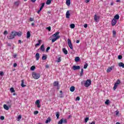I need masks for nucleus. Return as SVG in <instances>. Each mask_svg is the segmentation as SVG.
<instances>
[{
    "mask_svg": "<svg viewBox=\"0 0 124 124\" xmlns=\"http://www.w3.org/2000/svg\"><path fill=\"white\" fill-rule=\"evenodd\" d=\"M59 34H60V32L57 31V32H55L54 34L52 35L53 37H55L52 39L51 41H52V43H54V42H55V41H56L57 40H58V39L60 38L61 36L59 35Z\"/></svg>",
    "mask_w": 124,
    "mask_h": 124,
    "instance_id": "nucleus-1",
    "label": "nucleus"
},
{
    "mask_svg": "<svg viewBox=\"0 0 124 124\" xmlns=\"http://www.w3.org/2000/svg\"><path fill=\"white\" fill-rule=\"evenodd\" d=\"M81 84H84L85 87H90V86H91L92 84V80H91V79H87L86 81H83L81 82Z\"/></svg>",
    "mask_w": 124,
    "mask_h": 124,
    "instance_id": "nucleus-2",
    "label": "nucleus"
},
{
    "mask_svg": "<svg viewBox=\"0 0 124 124\" xmlns=\"http://www.w3.org/2000/svg\"><path fill=\"white\" fill-rule=\"evenodd\" d=\"M15 36L14 31H12L9 35L7 36V37L9 40H11V39H14V38H15Z\"/></svg>",
    "mask_w": 124,
    "mask_h": 124,
    "instance_id": "nucleus-3",
    "label": "nucleus"
},
{
    "mask_svg": "<svg viewBox=\"0 0 124 124\" xmlns=\"http://www.w3.org/2000/svg\"><path fill=\"white\" fill-rule=\"evenodd\" d=\"M32 76L34 79H39L40 78V75L39 73L33 72L32 73Z\"/></svg>",
    "mask_w": 124,
    "mask_h": 124,
    "instance_id": "nucleus-4",
    "label": "nucleus"
},
{
    "mask_svg": "<svg viewBox=\"0 0 124 124\" xmlns=\"http://www.w3.org/2000/svg\"><path fill=\"white\" fill-rule=\"evenodd\" d=\"M14 32L15 33V36H17V35L18 37L22 36V35L23 34V32L21 31H14Z\"/></svg>",
    "mask_w": 124,
    "mask_h": 124,
    "instance_id": "nucleus-5",
    "label": "nucleus"
},
{
    "mask_svg": "<svg viewBox=\"0 0 124 124\" xmlns=\"http://www.w3.org/2000/svg\"><path fill=\"white\" fill-rule=\"evenodd\" d=\"M68 45L70 49H73V46H72L71 40L69 39H68Z\"/></svg>",
    "mask_w": 124,
    "mask_h": 124,
    "instance_id": "nucleus-6",
    "label": "nucleus"
},
{
    "mask_svg": "<svg viewBox=\"0 0 124 124\" xmlns=\"http://www.w3.org/2000/svg\"><path fill=\"white\" fill-rule=\"evenodd\" d=\"M73 70H79V69H80V68H81V67H80V66L78 65V66H76V65H74L72 67Z\"/></svg>",
    "mask_w": 124,
    "mask_h": 124,
    "instance_id": "nucleus-7",
    "label": "nucleus"
},
{
    "mask_svg": "<svg viewBox=\"0 0 124 124\" xmlns=\"http://www.w3.org/2000/svg\"><path fill=\"white\" fill-rule=\"evenodd\" d=\"M35 104L37 105L38 108H40V107H41V106H40V101H39V100H37L36 101Z\"/></svg>",
    "mask_w": 124,
    "mask_h": 124,
    "instance_id": "nucleus-8",
    "label": "nucleus"
},
{
    "mask_svg": "<svg viewBox=\"0 0 124 124\" xmlns=\"http://www.w3.org/2000/svg\"><path fill=\"white\" fill-rule=\"evenodd\" d=\"M116 24H117V20L113 18L111 21V25L112 26H115Z\"/></svg>",
    "mask_w": 124,
    "mask_h": 124,
    "instance_id": "nucleus-9",
    "label": "nucleus"
},
{
    "mask_svg": "<svg viewBox=\"0 0 124 124\" xmlns=\"http://www.w3.org/2000/svg\"><path fill=\"white\" fill-rule=\"evenodd\" d=\"M62 52L65 55H67V54H68V51H67V50H66V48H62Z\"/></svg>",
    "mask_w": 124,
    "mask_h": 124,
    "instance_id": "nucleus-10",
    "label": "nucleus"
},
{
    "mask_svg": "<svg viewBox=\"0 0 124 124\" xmlns=\"http://www.w3.org/2000/svg\"><path fill=\"white\" fill-rule=\"evenodd\" d=\"M35 58L36 61H38L39 60V58H40V55H39V53H37L35 55Z\"/></svg>",
    "mask_w": 124,
    "mask_h": 124,
    "instance_id": "nucleus-11",
    "label": "nucleus"
},
{
    "mask_svg": "<svg viewBox=\"0 0 124 124\" xmlns=\"http://www.w3.org/2000/svg\"><path fill=\"white\" fill-rule=\"evenodd\" d=\"M41 51H42V52H44V51H45V48L44 47V44H43L40 48Z\"/></svg>",
    "mask_w": 124,
    "mask_h": 124,
    "instance_id": "nucleus-12",
    "label": "nucleus"
},
{
    "mask_svg": "<svg viewBox=\"0 0 124 124\" xmlns=\"http://www.w3.org/2000/svg\"><path fill=\"white\" fill-rule=\"evenodd\" d=\"M113 69V66L110 67L108 68L107 70V72L109 73V72H111V71Z\"/></svg>",
    "mask_w": 124,
    "mask_h": 124,
    "instance_id": "nucleus-13",
    "label": "nucleus"
},
{
    "mask_svg": "<svg viewBox=\"0 0 124 124\" xmlns=\"http://www.w3.org/2000/svg\"><path fill=\"white\" fill-rule=\"evenodd\" d=\"M70 16V14L69 13V11H67L66 13V18L68 19L69 18V16Z\"/></svg>",
    "mask_w": 124,
    "mask_h": 124,
    "instance_id": "nucleus-14",
    "label": "nucleus"
},
{
    "mask_svg": "<svg viewBox=\"0 0 124 124\" xmlns=\"http://www.w3.org/2000/svg\"><path fill=\"white\" fill-rule=\"evenodd\" d=\"M53 86L54 87H59V82L58 81H54L53 83Z\"/></svg>",
    "mask_w": 124,
    "mask_h": 124,
    "instance_id": "nucleus-15",
    "label": "nucleus"
},
{
    "mask_svg": "<svg viewBox=\"0 0 124 124\" xmlns=\"http://www.w3.org/2000/svg\"><path fill=\"white\" fill-rule=\"evenodd\" d=\"M120 84H121V80H120V79H117V81L116 82V83H115L114 85H116V86H119V85H120Z\"/></svg>",
    "mask_w": 124,
    "mask_h": 124,
    "instance_id": "nucleus-16",
    "label": "nucleus"
},
{
    "mask_svg": "<svg viewBox=\"0 0 124 124\" xmlns=\"http://www.w3.org/2000/svg\"><path fill=\"white\" fill-rule=\"evenodd\" d=\"M118 65H119V66H120V67H122L123 68H124V63L121 62L119 63Z\"/></svg>",
    "mask_w": 124,
    "mask_h": 124,
    "instance_id": "nucleus-17",
    "label": "nucleus"
},
{
    "mask_svg": "<svg viewBox=\"0 0 124 124\" xmlns=\"http://www.w3.org/2000/svg\"><path fill=\"white\" fill-rule=\"evenodd\" d=\"M75 61L76 62H80V57H76L75 59Z\"/></svg>",
    "mask_w": 124,
    "mask_h": 124,
    "instance_id": "nucleus-18",
    "label": "nucleus"
},
{
    "mask_svg": "<svg viewBox=\"0 0 124 124\" xmlns=\"http://www.w3.org/2000/svg\"><path fill=\"white\" fill-rule=\"evenodd\" d=\"M113 19L115 20H119V19H120V16H119V15H116Z\"/></svg>",
    "mask_w": 124,
    "mask_h": 124,
    "instance_id": "nucleus-19",
    "label": "nucleus"
},
{
    "mask_svg": "<svg viewBox=\"0 0 124 124\" xmlns=\"http://www.w3.org/2000/svg\"><path fill=\"white\" fill-rule=\"evenodd\" d=\"M70 91L72 93H73V92H74V91H75V87H74V86L71 87V88L70 89Z\"/></svg>",
    "mask_w": 124,
    "mask_h": 124,
    "instance_id": "nucleus-20",
    "label": "nucleus"
},
{
    "mask_svg": "<svg viewBox=\"0 0 124 124\" xmlns=\"http://www.w3.org/2000/svg\"><path fill=\"white\" fill-rule=\"evenodd\" d=\"M51 122V118L48 117L46 121V124H49Z\"/></svg>",
    "mask_w": 124,
    "mask_h": 124,
    "instance_id": "nucleus-21",
    "label": "nucleus"
},
{
    "mask_svg": "<svg viewBox=\"0 0 124 124\" xmlns=\"http://www.w3.org/2000/svg\"><path fill=\"white\" fill-rule=\"evenodd\" d=\"M44 5H45V3L43 2L41 4V7H40V9L42 10L43 9V7H44Z\"/></svg>",
    "mask_w": 124,
    "mask_h": 124,
    "instance_id": "nucleus-22",
    "label": "nucleus"
},
{
    "mask_svg": "<svg viewBox=\"0 0 124 124\" xmlns=\"http://www.w3.org/2000/svg\"><path fill=\"white\" fill-rule=\"evenodd\" d=\"M42 60H43V61H45V60H47V56H46V55L43 54L42 57Z\"/></svg>",
    "mask_w": 124,
    "mask_h": 124,
    "instance_id": "nucleus-23",
    "label": "nucleus"
},
{
    "mask_svg": "<svg viewBox=\"0 0 124 124\" xmlns=\"http://www.w3.org/2000/svg\"><path fill=\"white\" fill-rule=\"evenodd\" d=\"M83 74H84V69L82 68L80 73L79 74L80 77H82V76H83Z\"/></svg>",
    "mask_w": 124,
    "mask_h": 124,
    "instance_id": "nucleus-24",
    "label": "nucleus"
},
{
    "mask_svg": "<svg viewBox=\"0 0 124 124\" xmlns=\"http://www.w3.org/2000/svg\"><path fill=\"white\" fill-rule=\"evenodd\" d=\"M31 37V32L28 31L27 33V38H30Z\"/></svg>",
    "mask_w": 124,
    "mask_h": 124,
    "instance_id": "nucleus-25",
    "label": "nucleus"
},
{
    "mask_svg": "<svg viewBox=\"0 0 124 124\" xmlns=\"http://www.w3.org/2000/svg\"><path fill=\"white\" fill-rule=\"evenodd\" d=\"M98 19H99V16H98L96 15H95L94 16V20L97 21Z\"/></svg>",
    "mask_w": 124,
    "mask_h": 124,
    "instance_id": "nucleus-26",
    "label": "nucleus"
},
{
    "mask_svg": "<svg viewBox=\"0 0 124 124\" xmlns=\"http://www.w3.org/2000/svg\"><path fill=\"white\" fill-rule=\"evenodd\" d=\"M3 108L5 110H9V108L6 104L3 105Z\"/></svg>",
    "mask_w": 124,
    "mask_h": 124,
    "instance_id": "nucleus-27",
    "label": "nucleus"
},
{
    "mask_svg": "<svg viewBox=\"0 0 124 124\" xmlns=\"http://www.w3.org/2000/svg\"><path fill=\"white\" fill-rule=\"evenodd\" d=\"M21 87H22V88H25V87H26L27 85L24 84V80H21Z\"/></svg>",
    "mask_w": 124,
    "mask_h": 124,
    "instance_id": "nucleus-28",
    "label": "nucleus"
},
{
    "mask_svg": "<svg viewBox=\"0 0 124 124\" xmlns=\"http://www.w3.org/2000/svg\"><path fill=\"white\" fill-rule=\"evenodd\" d=\"M19 4H20V1L18 0L15 2V5H16V6H19Z\"/></svg>",
    "mask_w": 124,
    "mask_h": 124,
    "instance_id": "nucleus-29",
    "label": "nucleus"
},
{
    "mask_svg": "<svg viewBox=\"0 0 124 124\" xmlns=\"http://www.w3.org/2000/svg\"><path fill=\"white\" fill-rule=\"evenodd\" d=\"M51 2H52V1L51 0H47L46 3L47 5H49L51 4Z\"/></svg>",
    "mask_w": 124,
    "mask_h": 124,
    "instance_id": "nucleus-30",
    "label": "nucleus"
},
{
    "mask_svg": "<svg viewBox=\"0 0 124 124\" xmlns=\"http://www.w3.org/2000/svg\"><path fill=\"white\" fill-rule=\"evenodd\" d=\"M66 4H67L68 6H69L70 5V0H66Z\"/></svg>",
    "mask_w": 124,
    "mask_h": 124,
    "instance_id": "nucleus-31",
    "label": "nucleus"
},
{
    "mask_svg": "<svg viewBox=\"0 0 124 124\" xmlns=\"http://www.w3.org/2000/svg\"><path fill=\"white\" fill-rule=\"evenodd\" d=\"M41 43V40H38V43H37L35 45V47H37V46H39V45H40Z\"/></svg>",
    "mask_w": 124,
    "mask_h": 124,
    "instance_id": "nucleus-32",
    "label": "nucleus"
},
{
    "mask_svg": "<svg viewBox=\"0 0 124 124\" xmlns=\"http://www.w3.org/2000/svg\"><path fill=\"white\" fill-rule=\"evenodd\" d=\"M62 124H67V120L64 119L63 118H62Z\"/></svg>",
    "mask_w": 124,
    "mask_h": 124,
    "instance_id": "nucleus-33",
    "label": "nucleus"
},
{
    "mask_svg": "<svg viewBox=\"0 0 124 124\" xmlns=\"http://www.w3.org/2000/svg\"><path fill=\"white\" fill-rule=\"evenodd\" d=\"M70 28H71V29H74V28H75V24H70Z\"/></svg>",
    "mask_w": 124,
    "mask_h": 124,
    "instance_id": "nucleus-34",
    "label": "nucleus"
},
{
    "mask_svg": "<svg viewBox=\"0 0 124 124\" xmlns=\"http://www.w3.org/2000/svg\"><path fill=\"white\" fill-rule=\"evenodd\" d=\"M56 116L57 117V119H58L60 118V112H56Z\"/></svg>",
    "mask_w": 124,
    "mask_h": 124,
    "instance_id": "nucleus-35",
    "label": "nucleus"
},
{
    "mask_svg": "<svg viewBox=\"0 0 124 124\" xmlns=\"http://www.w3.org/2000/svg\"><path fill=\"white\" fill-rule=\"evenodd\" d=\"M105 104L106 105H109V103H110V100H107L105 102Z\"/></svg>",
    "mask_w": 124,
    "mask_h": 124,
    "instance_id": "nucleus-36",
    "label": "nucleus"
},
{
    "mask_svg": "<svg viewBox=\"0 0 124 124\" xmlns=\"http://www.w3.org/2000/svg\"><path fill=\"white\" fill-rule=\"evenodd\" d=\"M89 120H90V119L89 118V117H86L84 119V122L85 123H88V121H89Z\"/></svg>",
    "mask_w": 124,
    "mask_h": 124,
    "instance_id": "nucleus-37",
    "label": "nucleus"
},
{
    "mask_svg": "<svg viewBox=\"0 0 124 124\" xmlns=\"http://www.w3.org/2000/svg\"><path fill=\"white\" fill-rule=\"evenodd\" d=\"M22 119V115H19L18 117H17V122H19V121H20V120H21Z\"/></svg>",
    "mask_w": 124,
    "mask_h": 124,
    "instance_id": "nucleus-38",
    "label": "nucleus"
},
{
    "mask_svg": "<svg viewBox=\"0 0 124 124\" xmlns=\"http://www.w3.org/2000/svg\"><path fill=\"white\" fill-rule=\"evenodd\" d=\"M89 65L88 64V63H85V64L84 65L83 68H84V69H87V68L88 67V66Z\"/></svg>",
    "mask_w": 124,
    "mask_h": 124,
    "instance_id": "nucleus-39",
    "label": "nucleus"
},
{
    "mask_svg": "<svg viewBox=\"0 0 124 124\" xmlns=\"http://www.w3.org/2000/svg\"><path fill=\"white\" fill-rule=\"evenodd\" d=\"M31 70L32 71H33V70H34V69H35V66H32L31 68H30Z\"/></svg>",
    "mask_w": 124,
    "mask_h": 124,
    "instance_id": "nucleus-40",
    "label": "nucleus"
},
{
    "mask_svg": "<svg viewBox=\"0 0 124 124\" xmlns=\"http://www.w3.org/2000/svg\"><path fill=\"white\" fill-rule=\"evenodd\" d=\"M10 91L11 92V93H14V92H15V90H14V88L13 87L11 88Z\"/></svg>",
    "mask_w": 124,
    "mask_h": 124,
    "instance_id": "nucleus-41",
    "label": "nucleus"
},
{
    "mask_svg": "<svg viewBox=\"0 0 124 124\" xmlns=\"http://www.w3.org/2000/svg\"><path fill=\"white\" fill-rule=\"evenodd\" d=\"M117 88H118V85L114 84V86L113 87L114 91H116V90L117 89Z\"/></svg>",
    "mask_w": 124,
    "mask_h": 124,
    "instance_id": "nucleus-42",
    "label": "nucleus"
},
{
    "mask_svg": "<svg viewBox=\"0 0 124 124\" xmlns=\"http://www.w3.org/2000/svg\"><path fill=\"white\" fill-rule=\"evenodd\" d=\"M57 62H62L61 58L59 57L58 59H57Z\"/></svg>",
    "mask_w": 124,
    "mask_h": 124,
    "instance_id": "nucleus-43",
    "label": "nucleus"
},
{
    "mask_svg": "<svg viewBox=\"0 0 124 124\" xmlns=\"http://www.w3.org/2000/svg\"><path fill=\"white\" fill-rule=\"evenodd\" d=\"M62 119H61L58 123V124H62Z\"/></svg>",
    "mask_w": 124,
    "mask_h": 124,
    "instance_id": "nucleus-44",
    "label": "nucleus"
},
{
    "mask_svg": "<svg viewBox=\"0 0 124 124\" xmlns=\"http://www.w3.org/2000/svg\"><path fill=\"white\" fill-rule=\"evenodd\" d=\"M46 30H48V31H51V27L49 26L48 27L46 28Z\"/></svg>",
    "mask_w": 124,
    "mask_h": 124,
    "instance_id": "nucleus-45",
    "label": "nucleus"
},
{
    "mask_svg": "<svg viewBox=\"0 0 124 124\" xmlns=\"http://www.w3.org/2000/svg\"><path fill=\"white\" fill-rule=\"evenodd\" d=\"M118 58V60H122L123 59V56L122 55H119Z\"/></svg>",
    "mask_w": 124,
    "mask_h": 124,
    "instance_id": "nucleus-46",
    "label": "nucleus"
},
{
    "mask_svg": "<svg viewBox=\"0 0 124 124\" xmlns=\"http://www.w3.org/2000/svg\"><path fill=\"white\" fill-rule=\"evenodd\" d=\"M0 120H1L2 121H3V120H4V116H0Z\"/></svg>",
    "mask_w": 124,
    "mask_h": 124,
    "instance_id": "nucleus-47",
    "label": "nucleus"
},
{
    "mask_svg": "<svg viewBox=\"0 0 124 124\" xmlns=\"http://www.w3.org/2000/svg\"><path fill=\"white\" fill-rule=\"evenodd\" d=\"M37 114H38V111L36 110L34 111V115H37Z\"/></svg>",
    "mask_w": 124,
    "mask_h": 124,
    "instance_id": "nucleus-48",
    "label": "nucleus"
},
{
    "mask_svg": "<svg viewBox=\"0 0 124 124\" xmlns=\"http://www.w3.org/2000/svg\"><path fill=\"white\" fill-rule=\"evenodd\" d=\"M76 100L77 101H79V100H80V97H79V96L77 97V98H76Z\"/></svg>",
    "mask_w": 124,
    "mask_h": 124,
    "instance_id": "nucleus-49",
    "label": "nucleus"
},
{
    "mask_svg": "<svg viewBox=\"0 0 124 124\" xmlns=\"http://www.w3.org/2000/svg\"><path fill=\"white\" fill-rule=\"evenodd\" d=\"M0 76H3V75H4V73H3V72H0Z\"/></svg>",
    "mask_w": 124,
    "mask_h": 124,
    "instance_id": "nucleus-50",
    "label": "nucleus"
},
{
    "mask_svg": "<svg viewBox=\"0 0 124 124\" xmlns=\"http://www.w3.org/2000/svg\"><path fill=\"white\" fill-rule=\"evenodd\" d=\"M50 46H48L47 48H46V52H48V51H49V49H50Z\"/></svg>",
    "mask_w": 124,
    "mask_h": 124,
    "instance_id": "nucleus-51",
    "label": "nucleus"
},
{
    "mask_svg": "<svg viewBox=\"0 0 124 124\" xmlns=\"http://www.w3.org/2000/svg\"><path fill=\"white\" fill-rule=\"evenodd\" d=\"M90 0H85V2H86V3H89V2H90Z\"/></svg>",
    "mask_w": 124,
    "mask_h": 124,
    "instance_id": "nucleus-52",
    "label": "nucleus"
},
{
    "mask_svg": "<svg viewBox=\"0 0 124 124\" xmlns=\"http://www.w3.org/2000/svg\"><path fill=\"white\" fill-rule=\"evenodd\" d=\"M112 33L113 35H116V31H112Z\"/></svg>",
    "mask_w": 124,
    "mask_h": 124,
    "instance_id": "nucleus-53",
    "label": "nucleus"
},
{
    "mask_svg": "<svg viewBox=\"0 0 124 124\" xmlns=\"http://www.w3.org/2000/svg\"><path fill=\"white\" fill-rule=\"evenodd\" d=\"M30 22H32L33 21V18L31 17L30 18Z\"/></svg>",
    "mask_w": 124,
    "mask_h": 124,
    "instance_id": "nucleus-54",
    "label": "nucleus"
},
{
    "mask_svg": "<svg viewBox=\"0 0 124 124\" xmlns=\"http://www.w3.org/2000/svg\"><path fill=\"white\" fill-rule=\"evenodd\" d=\"M8 34V32H7V31H4V34Z\"/></svg>",
    "mask_w": 124,
    "mask_h": 124,
    "instance_id": "nucleus-55",
    "label": "nucleus"
},
{
    "mask_svg": "<svg viewBox=\"0 0 124 124\" xmlns=\"http://www.w3.org/2000/svg\"><path fill=\"white\" fill-rule=\"evenodd\" d=\"M60 97L61 98H63V95H62V93H61V94H60Z\"/></svg>",
    "mask_w": 124,
    "mask_h": 124,
    "instance_id": "nucleus-56",
    "label": "nucleus"
},
{
    "mask_svg": "<svg viewBox=\"0 0 124 124\" xmlns=\"http://www.w3.org/2000/svg\"><path fill=\"white\" fill-rule=\"evenodd\" d=\"M17 66V63H14V67H16Z\"/></svg>",
    "mask_w": 124,
    "mask_h": 124,
    "instance_id": "nucleus-57",
    "label": "nucleus"
},
{
    "mask_svg": "<svg viewBox=\"0 0 124 124\" xmlns=\"http://www.w3.org/2000/svg\"><path fill=\"white\" fill-rule=\"evenodd\" d=\"M13 58H16L17 57V55L16 54L13 55Z\"/></svg>",
    "mask_w": 124,
    "mask_h": 124,
    "instance_id": "nucleus-58",
    "label": "nucleus"
},
{
    "mask_svg": "<svg viewBox=\"0 0 124 124\" xmlns=\"http://www.w3.org/2000/svg\"><path fill=\"white\" fill-rule=\"evenodd\" d=\"M84 28H88V24H85V25H84Z\"/></svg>",
    "mask_w": 124,
    "mask_h": 124,
    "instance_id": "nucleus-59",
    "label": "nucleus"
},
{
    "mask_svg": "<svg viewBox=\"0 0 124 124\" xmlns=\"http://www.w3.org/2000/svg\"><path fill=\"white\" fill-rule=\"evenodd\" d=\"M49 67H50V66H49V65H46V68H49Z\"/></svg>",
    "mask_w": 124,
    "mask_h": 124,
    "instance_id": "nucleus-60",
    "label": "nucleus"
},
{
    "mask_svg": "<svg viewBox=\"0 0 124 124\" xmlns=\"http://www.w3.org/2000/svg\"><path fill=\"white\" fill-rule=\"evenodd\" d=\"M41 10H41V9H40L39 10H38V11H37L38 14H39V13H40V11H41Z\"/></svg>",
    "mask_w": 124,
    "mask_h": 124,
    "instance_id": "nucleus-61",
    "label": "nucleus"
},
{
    "mask_svg": "<svg viewBox=\"0 0 124 124\" xmlns=\"http://www.w3.org/2000/svg\"><path fill=\"white\" fill-rule=\"evenodd\" d=\"M7 46H8L9 47H11V44H10L9 43H7Z\"/></svg>",
    "mask_w": 124,
    "mask_h": 124,
    "instance_id": "nucleus-62",
    "label": "nucleus"
},
{
    "mask_svg": "<svg viewBox=\"0 0 124 124\" xmlns=\"http://www.w3.org/2000/svg\"><path fill=\"white\" fill-rule=\"evenodd\" d=\"M116 116H118V115H119V111H116Z\"/></svg>",
    "mask_w": 124,
    "mask_h": 124,
    "instance_id": "nucleus-63",
    "label": "nucleus"
},
{
    "mask_svg": "<svg viewBox=\"0 0 124 124\" xmlns=\"http://www.w3.org/2000/svg\"><path fill=\"white\" fill-rule=\"evenodd\" d=\"M21 43H22V41L21 40H18V44H21Z\"/></svg>",
    "mask_w": 124,
    "mask_h": 124,
    "instance_id": "nucleus-64",
    "label": "nucleus"
}]
</instances>
